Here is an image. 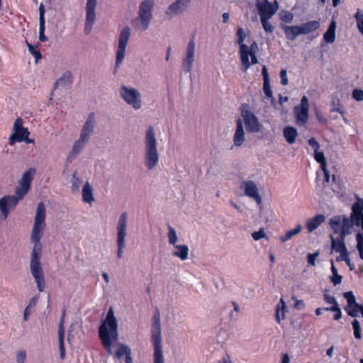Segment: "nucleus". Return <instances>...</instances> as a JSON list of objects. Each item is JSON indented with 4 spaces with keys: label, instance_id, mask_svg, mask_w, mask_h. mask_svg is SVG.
I'll return each mask as SVG.
<instances>
[{
    "label": "nucleus",
    "instance_id": "obj_1",
    "mask_svg": "<svg viewBox=\"0 0 363 363\" xmlns=\"http://www.w3.org/2000/svg\"><path fill=\"white\" fill-rule=\"evenodd\" d=\"M46 208L43 202L38 203L34 218L30 241L33 244L30 262V273L39 291H44L45 283L43 268L40 265L42 246L40 240L45 227Z\"/></svg>",
    "mask_w": 363,
    "mask_h": 363
},
{
    "label": "nucleus",
    "instance_id": "obj_2",
    "mask_svg": "<svg viewBox=\"0 0 363 363\" xmlns=\"http://www.w3.org/2000/svg\"><path fill=\"white\" fill-rule=\"evenodd\" d=\"M144 143V164L148 170H152L159 163V153L155 130L151 125L146 130Z\"/></svg>",
    "mask_w": 363,
    "mask_h": 363
},
{
    "label": "nucleus",
    "instance_id": "obj_3",
    "mask_svg": "<svg viewBox=\"0 0 363 363\" xmlns=\"http://www.w3.org/2000/svg\"><path fill=\"white\" fill-rule=\"evenodd\" d=\"M117 321L112 308L99 329L100 340H118Z\"/></svg>",
    "mask_w": 363,
    "mask_h": 363
},
{
    "label": "nucleus",
    "instance_id": "obj_4",
    "mask_svg": "<svg viewBox=\"0 0 363 363\" xmlns=\"http://www.w3.org/2000/svg\"><path fill=\"white\" fill-rule=\"evenodd\" d=\"M155 5V0H143L140 2L135 22L138 29L146 30L152 19V11Z\"/></svg>",
    "mask_w": 363,
    "mask_h": 363
},
{
    "label": "nucleus",
    "instance_id": "obj_5",
    "mask_svg": "<svg viewBox=\"0 0 363 363\" xmlns=\"http://www.w3.org/2000/svg\"><path fill=\"white\" fill-rule=\"evenodd\" d=\"M329 224L334 233L339 234V236L345 240V237L351 233L354 221L345 215H338L333 216Z\"/></svg>",
    "mask_w": 363,
    "mask_h": 363
},
{
    "label": "nucleus",
    "instance_id": "obj_6",
    "mask_svg": "<svg viewBox=\"0 0 363 363\" xmlns=\"http://www.w3.org/2000/svg\"><path fill=\"white\" fill-rule=\"evenodd\" d=\"M105 350L108 354L121 361L124 360L125 363H133L131 350L128 346L119 342H101Z\"/></svg>",
    "mask_w": 363,
    "mask_h": 363
},
{
    "label": "nucleus",
    "instance_id": "obj_7",
    "mask_svg": "<svg viewBox=\"0 0 363 363\" xmlns=\"http://www.w3.org/2000/svg\"><path fill=\"white\" fill-rule=\"evenodd\" d=\"M128 213H122L118 218L116 230H117V257L119 259L123 257V249L125 246V237L127 235Z\"/></svg>",
    "mask_w": 363,
    "mask_h": 363
},
{
    "label": "nucleus",
    "instance_id": "obj_8",
    "mask_svg": "<svg viewBox=\"0 0 363 363\" xmlns=\"http://www.w3.org/2000/svg\"><path fill=\"white\" fill-rule=\"evenodd\" d=\"M130 28L128 26H124L120 31L116 53L115 69L121 66L125 58L126 47L130 39Z\"/></svg>",
    "mask_w": 363,
    "mask_h": 363
},
{
    "label": "nucleus",
    "instance_id": "obj_9",
    "mask_svg": "<svg viewBox=\"0 0 363 363\" xmlns=\"http://www.w3.org/2000/svg\"><path fill=\"white\" fill-rule=\"evenodd\" d=\"M121 98L134 109H140L142 106L141 94L135 88L122 85L119 90Z\"/></svg>",
    "mask_w": 363,
    "mask_h": 363
},
{
    "label": "nucleus",
    "instance_id": "obj_10",
    "mask_svg": "<svg viewBox=\"0 0 363 363\" xmlns=\"http://www.w3.org/2000/svg\"><path fill=\"white\" fill-rule=\"evenodd\" d=\"M196 43L194 36L189 40L182 61V67L184 73H189L195 61Z\"/></svg>",
    "mask_w": 363,
    "mask_h": 363
},
{
    "label": "nucleus",
    "instance_id": "obj_11",
    "mask_svg": "<svg viewBox=\"0 0 363 363\" xmlns=\"http://www.w3.org/2000/svg\"><path fill=\"white\" fill-rule=\"evenodd\" d=\"M35 173V169L34 168H30L23 174V177L19 182V186L15 191V195L18 197V199L21 200L28 192L30 188L33 177Z\"/></svg>",
    "mask_w": 363,
    "mask_h": 363
},
{
    "label": "nucleus",
    "instance_id": "obj_12",
    "mask_svg": "<svg viewBox=\"0 0 363 363\" xmlns=\"http://www.w3.org/2000/svg\"><path fill=\"white\" fill-rule=\"evenodd\" d=\"M19 201L21 199L16 195L4 196L0 199V221L8 218L9 209H13Z\"/></svg>",
    "mask_w": 363,
    "mask_h": 363
},
{
    "label": "nucleus",
    "instance_id": "obj_13",
    "mask_svg": "<svg viewBox=\"0 0 363 363\" xmlns=\"http://www.w3.org/2000/svg\"><path fill=\"white\" fill-rule=\"evenodd\" d=\"M309 104L307 96H303L299 106L294 108V114L298 125H305L308 119Z\"/></svg>",
    "mask_w": 363,
    "mask_h": 363
},
{
    "label": "nucleus",
    "instance_id": "obj_14",
    "mask_svg": "<svg viewBox=\"0 0 363 363\" xmlns=\"http://www.w3.org/2000/svg\"><path fill=\"white\" fill-rule=\"evenodd\" d=\"M246 129L250 133H258L261 128L257 116L249 110H242L241 112Z\"/></svg>",
    "mask_w": 363,
    "mask_h": 363
},
{
    "label": "nucleus",
    "instance_id": "obj_15",
    "mask_svg": "<svg viewBox=\"0 0 363 363\" xmlns=\"http://www.w3.org/2000/svg\"><path fill=\"white\" fill-rule=\"evenodd\" d=\"M256 8L260 17H272L278 9V3L277 1L271 3L268 0H257Z\"/></svg>",
    "mask_w": 363,
    "mask_h": 363
},
{
    "label": "nucleus",
    "instance_id": "obj_16",
    "mask_svg": "<svg viewBox=\"0 0 363 363\" xmlns=\"http://www.w3.org/2000/svg\"><path fill=\"white\" fill-rule=\"evenodd\" d=\"M191 0H176L171 4L165 11L167 18L171 19L185 11L189 7Z\"/></svg>",
    "mask_w": 363,
    "mask_h": 363
},
{
    "label": "nucleus",
    "instance_id": "obj_17",
    "mask_svg": "<svg viewBox=\"0 0 363 363\" xmlns=\"http://www.w3.org/2000/svg\"><path fill=\"white\" fill-rule=\"evenodd\" d=\"M238 43L240 45V60L244 69L246 71L250 67V60H247V45L243 42L246 38L245 30L242 28H238L237 30Z\"/></svg>",
    "mask_w": 363,
    "mask_h": 363
},
{
    "label": "nucleus",
    "instance_id": "obj_18",
    "mask_svg": "<svg viewBox=\"0 0 363 363\" xmlns=\"http://www.w3.org/2000/svg\"><path fill=\"white\" fill-rule=\"evenodd\" d=\"M240 189L244 191L245 196L254 199L258 204L262 203V198L258 193L257 186L253 181L245 180L242 182Z\"/></svg>",
    "mask_w": 363,
    "mask_h": 363
},
{
    "label": "nucleus",
    "instance_id": "obj_19",
    "mask_svg": "<svg viewBox=\"0 0 363 363\" xmlns=\"http://www.w3.org/2000/svg\"><path fill=\"white\" fill-rule=\"evenodd\" d=\"M350 219L354 221V225L363 228V200L358 199L352 206Z\"/></svg>",
    "mask_w": 363,
    "mask_h": 363
},
{
    "label": "nucleus",
    "instance_id": "obj_20",
    "mask_svg": "<svg viewBox=\"0 0 363 363\" xmlns=\"http://www.w3.org/2000/svg\"><path fill=\"white\" fill-rule=\"evenodd\" d=\"M96 4L88 3L86 4V21L84 26V33L86 35H89L91 33L94 24L96 19Z\"/></svg>",
    "mask_w": 363,
    "mask_h": 363
},
{
    "label": "nucleus",
    "instance_id": "obj_21",
    "mask_svg": "<svg viewBox=\"0 0 363 363\" xmlns=\"http://www.w3.org/2000/svg\"><path fill=\"white\" fill-rule=\"evenodd\" d=\"M95 127V119L94 114L93 113H90L86 122L83 125L82 129L80 133L79 138L85 140V141L88 142L91 134L94 132V129Z\"/></svg>",
    "mask_w": 363,
    "mask_h": 363
},
{
    "label": "nucleus",
    "instance_id": "obj_22",
    "mask_svg": "<svg viewBox=\"0 0 363 363\" xmlns=\"http://www.w3.org/2000/svg\"><path fill=\"white\" fill-rule=\"evenodd\" d=\"M86 143L87 142L85 141V140L81 138H79L74 143L67 157V164L72 163L80 155Z\"/></svg>",
    "mask_w": 363,
    "mask_h": 363
},
{
    "label": "nucleus",
    "instance_id": "obj_23",
    "mask_svg": "<svg viewBox=\"0 0 363 363\" xmlns=\"http://www.w3.org/2000/svg\"><path fill=\"white\" fill-rule=\"evenodd\" d=\"M152 340H161L160 313L158 308L154 313L151 328Z\"/></svg>",
    "mask_w": 363,
    "mask_h": 363
},
{
    "label": "nucleus",
    "instance_id": "obj_24",
    "mask_svg": "<svg viewBox=\"0 0 363 363\" xmlns=\"http://www.w3.org/2000/svg\"><path fill=\"white\" fill-rule=\"evenodd\" d=\"M280 28L284 32L286 38L291 41L295 40L299 35H301L299 26H287L281 23Z\"/></svg>",
    "mask_w": 363,
    "mask_h": 363
},
{
    "label": "nucleus",
    "instance_id": "obj_25",
    "mask_svg": "<svg viewBox=\"0 0 363 363\" xmlns=\"http://www.w3.org/2000/svg\"><path fill=\"white\" fill-rule=\"evenodd\" d=\"M245 141V132L242 123L240 119L237 120L236 130L233 136L234 145L237 147L240 146Z\"/></svg>",
    "mask_w": 363,
    "mask_h": 363
},
{
    "label": "nucleus",
    "instance_id": "obj_26",
    "mask_svg": "<svg viewBox=\"0 0 363 363\" xmlns=\"http://www.w3.org/2000/svg\"><path fill=\"white\" fill-rule=\"evenodd\" d=\"M30 133L26 128H21L14 131V133L9 138L10 144L12 145L16 142H23L27 138Z\"/></svg>",
    "mask_w": 363,
    "mask_h": 363
},
{
    "label": "nucleus",
    "instance_id": "obj_27",
    "mask_svg": "<svg viewBox=\"0 0 363 363\" xmlns=\"http://www.w3.org/2000/svg\"><path fill=\"white\" fill-rule=\"evenodd\" d=\"M325 217L322 214H318L309 219L306 223V228L309 233L318 228L324 221Z\"/></svg>",
    "mask_w": 363,
    "mask_h": 363
},
{
    "label": "nucleus",
    "instance_id": "obj_28",
    "mask_svg": "<svg viewBox=\"0 0 363 363\" xmlns=\"http://www.w3.org/2000/svg\"><path fill=\"white\" fill-rule=\"evenodd\" d=\"M299 27L301 35H307L318 30L320 28V22L318 21H311L301 24Z\"/></svg>",
    "mask_w": 363,
    "mask_h": 363
},
{
    "label": "nucleus",
    "instance_id": "obj_29",
    "mask_svg": "<svg viewBox=\"0 0 363 363\" xmlns=\"http://www.w3.org/2000/svg\"><path fill=\"white\" fill-rule=\"evenodd\" d=\"M284 137L289 144H293L298 136L297 130L292 126H286L283 130Z\"/></svg>",
    "mask_w": 363,
    "mask_h": 363
},
{
    "label": "nucleus",
    "instance_id": "obj_30",
    "mask_svg": "<svg viewBox=\"0 0 363 363\" xmlns=\"http://www.w3.org/2000/svg\"><path fill=\"white\" fill-rule=\"evenodd\" d=\"M83 201L87 203H91L94 201L93 189L90 184L87 182L82 188Z\"/></svg>",
    "mask_w": 363,
    "mask_h": 363
},
{
    "label": "nucleus",
    "instance_id": "obj_31",
    "mask_svg": "<svg viewBox=\"0 0 363 363\" xmlns=\"http://www.w3.org/2000/svg\"><path fill=\"white\" fill-rule=\"evenodd\" d=\"M335 28H336V23L335 21H333L326 32L323 34V39L327 43H333L335 40Z\"/></svg>",
    "mask_w": 363,
    "mask_h": 363
},
{
    "label": "nucleus",
    "instance_id": "obj_32",
    "mask_svg": "<svg viewBox=\"0 0 363 363\" xmlns=\"http://www.w3.org/2000/svg\"><path fill=\"white\" fill-rule=\"evenodd\" d=\"M174 247L177 250L172 255L174 257L180 258L182 260H186L188 258L189 247L186 245H176Z\"/></svg>",
    "mask_w": 363,
    "mask_h": 363
},
{
    "label": "nucleus",
    "instance_id": "obj_33",
    "mask_svg": "<svg viewBox=\"0 0 363 363\" xmlns=\"http://www.w3.org/2000/svg\"><path fill=\"white\" fill-rule=\"evenodd\" d=\"M330 239L331 248L336 252H339L347 249L345 244V240H343V238H340V236H338L337 238H334L332 235H330Z\"/></svg>",
    "mask_w": 363,
    "mask_h": 363
},
{
    "label": "nucleus",
    "instance_id": "obj_34",
    "mask_svg": "<svg viewBox=\"0 0 363 363\" xmlns=\"http://www.w3.org/2000/svg\"><path fill=\"white\" fill-rule=\"evenodd\" d=\"M72 82V74L71 72L67 71L62 76L55 82V88L58 86H66Z\"/></svg>",
    "mask_w": 363,
    "mask_h": 363
},
{
    "label": "nucleus",
    "instance_id": "obj_35",
    "mask_svg": "<svg viewBox=\"0 0 363 363\" xmlns=\"http://www.w3.org/2000/svg\"><path fill=\"white\" fill-rule=\"evenodd\" d=\"M154 342V363H164L162 354V342Z\"/></svg>",
    "mask_w": 363,
    "mask_h": 363
},
{
    "label": "nucleus",
    "instance_id": "obj_36",
    "mask_svg": "<svg viewBox=\"0 0 363 363\" xmlns=\"http://www.w3.org/2000/svg\"><path fill=\"white\" fill-rule=\"evenodd\" d=\"M302 230V226L298 224L296 227L292 230H288L284 235L280 236L279 239L281 242H285L290 240L293 236L298 234Z\"/></svg>",
    "mask_w": 363,
    "mask_h": 363
},
{
    "label": "nucleus",
    "instance_id": "obj_37",
    "mask_svg": "<svg viewBox=\"0 0 363 363\" xmlns=\"http://www.w3.org/2000/svg\"><path fill=\"white\" fill-rule=\"evenodd\" d=\"M286 311V303L283 298L280 299V304H278L276 307V319L279 323L281 320L284 318V313Z\"/></svg>",
    "mask_w": 363,
    "mask_h": 363
},
{
    "label": "nucleus",
    "instance_id": "obj_38",
    "mask_svg": "<svg viewBox=\"0 0 363 363\" xmlns=\"http://www.w3.org/2000/svg\"><path fill=\"white\" fill-rule=\"evenodd\" d=\"M343 297L347 300V306L345 308L351 306L359 308V303L356 302L355 296L352 291H347L343 294Z\"/></svg>",
    "mask_w": 363,
    "mask_h": 363
},
{
    "label": "nucleus",
    "instance_id": "obj_39",
    "mask_svg": "<svg viewBox=\"0 0 363 363\" xmlns=\"http://www.w3.org/2000/svg\"><path fill=\"white\" fill-rule=\"evenodd\" d=\"M65 318V309L64 308L62 311V315L60 318V323L58 326V340H64L65 337V329H64V323Z\"/></svg>",
    "mask_w": 363,
    "mask_h": 363
},
{
    "label": "nucleus",
    "instance_id": "obj_40",
    "mask_svg": "<svg viewBox=\"0 0 363 363\" xmlns=\"http://www.w3.org/2000/svg\"><path fill=\"white\" fill-rule=\"evenodd\" d=\"M359 308L353 306H351L350 308H345V311L347 312L348 315L353 318L359 316V313H361L363 318V305L359 303Z\"/></svg>",
    "mask_w": 363,
    "mask_h": 363
},
{
    "label": "nucleus",
    "instance_id": "obj_41",
    "mask_svg": "<svg viewBox=\"0 0 363 363\" xmlns=\"http://www.w3.org/2000/svg\"><path fill=\"white\" fill-rule=\"evenodd\" d=\"M331 272L333 276L330 277V280L335 286H337L341 283L342 277L338 274L337 269L334 266L333 260L331 261Z\"/></svg>",
    "mask_w": 363,
    "mask_h": 363
},
{
    "label": "nucleus",
    "instance_id": "obj_42",
    "mask_svg": "<svg viewBox=\"0 0 363 363\" xmlns=\"http://www.w3.org/2000/svg\"><path fill=\"white\" fill-rule=\"evenodd\" d=\"M263 91L266 96L271 99V103L274 105L275 99L273 96L269 81L263 82Z\"/></svg>",
    "mask_w": 363,
    "mask_h": 363
},
{
    "label": "nucleus",
    "instance_id": "obj_43",
    "mask_svg": "<svg viewBox=\"0 0 363 363\" xmlns=\"http://www.w3.org/2000/svg\"><path fill=\"white\" fill-rule=\"evenodd\" d=\"M279 16L281 21L286 23H290L294 20V15L288 11L282 10L279 12Z\"/></svg>",
    "mask_w": 363,
    "mask_h": 363
},
{
    "label": "nucleus",
    "instance_id": "obj_44",
    "mask_svg": "<svg viewBox=\"0 0 363 363\" xmlns=\"http://www.w3.org/2000/svg\"><path fill=\"white\" fill-rule=\"evenodd\" d=\"M314 157L317 162L320 164L321 169H325L327 166L324 153L318 150L314 152Z\"/></svg>",
    "mask_w": 363,
    "mask_h": 363
},
{
    "label": "nucleus",
    "instance_id": "obj_45",
    "mask_svg": "<svg viewBox=\"0 0 363 363\" xmlns=\"http://www.w3.org/2000/svg\"><path fill=\"white\" fill-rule=\"evenodd\" d=\"M271 18L269 16L260 17L262 27L267 33H272L274 30L273 26L269 22Z\"/></svg>",
    "mask_w": 363,
    "mask_h": 363
},
{
    "label": "nucleus",
    "instance_id": "obj_46",
    "mask_svg": "<svg viewBox=\"0 0 363 363\" xmlns=\"http://www.w3.org/2000/svg\"><path fill=\"white\" fill-rule=\"evenodd\" d=\"M168 230H169V232L167 234V237H168L169 242V244L173 245L174 246V245H176V242L178 239L176 230L171 225H168Z\"/></svg>",
    "mask_w": 363,
    "mask_h": 363
},
{
    "label": "nucleus",
    "instance_id": "obj_47",
    "mask_svg": "<svg viewBox=\"0 0 363 363\" xmlns=\"http://www.w3.org/2000/svg\"><path fill=\"white\" fill-rule=\"evenodd\" d=\"M325 310L326 311H332L335 313L334 319L335 320H338L342 318V311L339 305L332 306L330 307H325Z\"/></svg>",
    "mask_w": 363,
    "mask_h": 363
},
{
    "label": "nucleus",
    "instance_id": "obj_48",
    "mask_svg": "<svg viewBox=\"0 0 363 363\" xmlns=\"http://www.w3.org/2000/svg\"><path fill=\"white\" fill-rule=\"evenodd\" d=\"M352 328L354 330V337L356 339H360L362 337V335H361V328H360L359 322L357 320L354 319L352 322Z\"/></svg>",
    "mask_w": 363,
    "mask_h": 363
},
{
    "label": "nucleus",
    "instance_id": "obj_49",
    "mask_svg": "<svg viewBox=\"0 0 363 363\" xmlns=\"http://www.w3.org/2000/svg\"><path fill=\"white\" fill-rule=\"evenodd\" d=\"M26 44L28 48V51L30 54H32L34 56L36 61L42 58V55L40 52V51L36 50L35 47L33 45L28 43V41H26Z\"/></svg>",
    "mask_w": 363,
    "mask_h": 363
},
{
    "label": "nucleus",
    "instance_id": "obj_50",
    "mask_svg": "<svg viewBox=\"0 0 363 363\" xmlns=\"http://www.w3.org/2000/svg\"><path fill=\"white\" fill-rule=\"evenodd\" d=\"M357 248L363 247V228L359 230L356 235Z\"/></svg>",
    "mask_w": 363,
    "mask_h": 363
},
{
    "label": "nucleus",
    "instance_id": "obj_51",
    "mask_svg": "<svg viewBox=\"0 0 363 363\" xmlns=\"http://www.w3.org/2000/svg\"><path fill=\"white\" fill-rule=\"evenodd\" d=\"M45 23H39V40L45 42L48 38L45 35Z\"/></svg>",
    "mask_w": 363,
    "mask_h": 363
},
{
    "label": "nucleus",
    "instance_id": "obj_52",
    "mask_svg": "<svg viewBox=\"0 0 363 363\" xmlns=\"http://www.w3.org/2000/svg\"><path fill=\"white\" fill-rule=\"evenodd\" d=\"M352 97L357 101H363V91L362 89H354L352 91Z\"/></svg>",
    "mask_w": 363,
    "mask_h": 363
},
{
    "label": "nucleus",
    "instance_id": "obj_53",
    "mask_svg": "<svg viewBox=\"0 0 363 363\" xmlns=\"http://www.w3.org/2000/svg\"><path fill=\"white\" fill-rule=\"evenodd\" d=\"M323 299L327 303L332 304V306H335L338 304L335 298L333 296H330L328 294L325 293L323 294Z\"/></svg>",
    "mask_w": 363,
    "mask_h": 363
},
{
    "label": "nucleus",
    "instance_id": "obj_54",
    "mask_svg": "<svg viewBox=\"0 0 363 363\" xmlns=\"http://www.w3.org/2000/svg\"><path fill=\"white\" fill-rule=\"evenodd\" d=\"M252 237L255 240H259L261 238H265L266 234L263 228L259 229L258 231H255L252 233Z\"/></svg>",
    "mask_w": 363,
    "mask_h": 363
},
{
    "label": "nucleus",
    "instance_id": "obj_55",
    "mask_svg": "<svg viewBox=\"0 0 363 363\" xmlns=\"http://www.w3.org/2000/svg\"><path fill=\"white\" fill-rule=\"evenodd\" d=\"M258 51V45L257 43L254 41L250 47L247 46V60H249V55L251 54V53H257V52Z\"/></svg>",
    "mask_w": 363,
    "mask_h": 363
},
{
    "label": "nucleus",
    "instance_id": "obj_56",
    "mask_svg": "<svg viewBox=\"0 0 363 363\" xmlns=\"http://www.w3.org/2000/svg\"><path fill=\"white\" fill-rule=\"evenodd\" d=\"M319 255V252H314V253H309L307 256V261H308V263L309 264H311V266H315V259L317 258V257Z\"/></svg>",
    "mask_w": 363,
    "mask_h": 363
},
{
    "label": "nucleus",
    "instance_id": "obj_57",
    "mask_svg": "<svg viewBox=\"0 0 363 363\" xmlns=\"http://www.w3.org/2000/svg\"><path fill=\"white\" fill-rule=\"evenodd\" d=\"M338 253H340V255L336 259V260L337 262H339V261H345V262H346L349 259V254H348L347 249L344 250L342 251H340Z\"/></svg>",
    "mask_w": 363,
    "mask_h": 363
},
{
    "label": "nucleus",
    "instance_id": "obj_58",
    "mask_svg": "<svg viewBox=\"0 0 363 363\" xmlns=\"http://www.w3.org/2000/svg\"><path fill=\"white\" fill-rule=\"evenodd\" d=\"M26 357V353L25 350L18 352L16 354V362L18 363H24Z\"/></svg>",
    "mask_w": 363,
    "mask_h": 363
},
{
    "label": "nucleus",
    "instance_id": "obj_59",
    "mask_svg": "<svg viewBox=\"0 0 363 363\" xmlns=\"http://www.w3.org/2000/svg\"><path fill=\"white\" fill-rule=\"evenodd\" d=\"M281 84L284 86L287 85L289 83L287 78L286 70L282 69L280 72Z\"/></svg>",
    "mask_w": 363,
    "mask_h": 363
},
{
    "label": "nucleus",
    "instance_id": "obj_60",
    "mask_svg": "<svg viewBox=\"0 0 363 363\" xmlns=\"http://www.w3.org/2000/svg\"><path fill=\"white\" fill-rule=\"evenodd\" d=\"M45 8L43 4L39 6V23H45Z\"/></svg>",
    "mask_w": 363,
    "mask_h": 363
},
{
    "label": "nucleus",
    "instance_id": "obj_61",
    "mask_svg": "<svg viewBox=\"0 0 363 363\" xmlns=\"http://www.w3.org/2000/svg\"><path fill=\"white\" fill-rule=\"evenodd\" d=\"M332 106H333V108H331V111L332 112H338L340 113V114L343 115V111L339 108V106H340V101L339 100H337V101H333L332 102Z\"/></svg>",
    "mask_w": 363,
    "mask_h": 363
},
{
    "label": "nucleus",
    "instance_id": "obj_62",
    "mask_svg": "<svg viewBox=\"0 0 363 363\" xmlns=\"http://www.w3.org/2000/svg\"><path fill=\"white\" fill-rule=\"evenodd\" d=\"M80 179L76 176L74 173L72 176V189L78 190L79 189Z\"/></svg>",
    "mask_w": 363,
    "mask_h": 363
},
{
    "label": "nucleus",
    "instance_id": "obj_63",
    "mask_svg": "<svg viewBox=\"0 0 363 363\" xmlns=\"http://www.w3.org/2000/svg\"><path fill=\"white\" fill-rule=\"evenodd\" d=\"M308 144L313 148L314 152L320 148V144L316 141L314 138H311L308 141Z\"/></svg>",
    "mask_w": 363,
    "mask_h": 363
},
{
    "label": "nucleus",
    "instance_id": "obj_64",
    "mask_svg": "<svg viewBox=\"0 0 363 363\" xmlns=\"http://www.w3.org/2000/svg\"><path fill=\"white\" fill-rule=\"evenodd\" d=\"M38 299H39V295H36V296H33L30 299V301L26 308H28L29 309L34 308L36 306Z\"/></svg>",
    "mask_w": 363,
    "mask_h": 363
}]
</instances>
